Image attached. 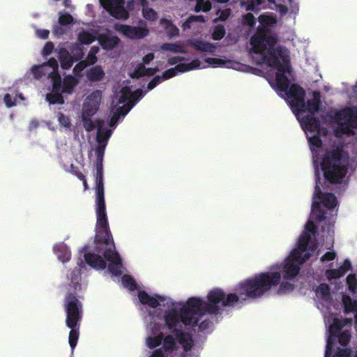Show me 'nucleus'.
Segmentation results:
<instances>
[{"label":"nucleus","mask_w":357,"mask_h":357,"mask_svg":"<svg viewBox=\"0 0 357 357\" xmlns=\"http://www.w3.org/2000/svg\"><path fill=\"white\" fill-rule=\"evenodd\" d=\"M291 107L294 113L305 132L313 155L315 174V190L312 199L310 218L305 225V229H316L314 221L325 219L326 212L323 207L333 209L337 206V199L331 193L323 192L324 189L321 180L331 183H340L347 173L348 159L340 149L331 151L322 146L321 137L328 132L314 118V113L319 109L320 102L319 92H314L312 98L305 102V91L301 86L291 84Z\"/></svg>","instance_id":"nucleus-1"},{"label":"nucleus","mask_w":357,"mask_h":357,"mask_svg":"<svg viewBox=\"0 0 357 357\" xmlns=\"http://www.w3.org/2000/svg\"><path fill=\"white\" fill-rule=\"evenodd\" d=\"M260 26L250 38L252 51L259 54L261 63L277 70L275 85L278 93L290 107V80L286 74L290 75V60L288 50L278 46L275 48L278 38L271 34L269 26L276 22L271 16L261 15L259 17Z\"/></svg>","instance_id":"nucleus-2"},{"label":"nucleus","mask_w":357,"mask_h":357,"mask_svg":"<svg viewBox=\"0 0 357 357\" xmlns=\"http://www.w3.org/2000/svg\"><path fill=\"white\" fill-rule=\"evenodd\" d=\"M316 296L321 300V311L324 318V322L328 331L327 344L325 357H351L354 353H351L347 349H335L337 338L340 344H347L351 338V333L348 330L340 331L344 326H351V319L340 320L338 318V307H336L330 292L329 286L327 284H321L316 289Z\"/></svg>","instance_id":"nucleus-3"},{"label":"nucleus","mask_w":357,"mask_h":357,"mask_svg":"<svg viewBox=\"0 0 357 357\" xmlns=\"http://www.w3.org/2000/svg\"><path fill=\"white\" fill-rule=\"evenodd\" d=\"M283 277L287 281L280 284L278 293H284L290 289V254L284 263L276 266L275 271L257 273L238 283L235 291L240 295L242 301L256 300L261 298L273 287L278 285Z\"/></svg>","instance_id":"nucleus-4"},{"label":"nucleus","mask_w":357,"mask_h":357,"mask_svg":"<svg viewBox=\"0 0 357 357\" xmlns=\"http://www.w3.org/2000/svg\"><path fill=\"white\" fill-rule=\"evenodd\" d=\"M202 299L198 297L188 298L181 308L180 313L175 308L167 310L165 314V321L172 333L182 329L181 323L192 327L198 325L199 319L197 315H204L202 310Z\"/></svg>","instance_id":"nucleus-5"},{"label":"nucleus","mask_w":357,"mask_h":357,"mask_svg":"<svg viewBox=\"0 0 357 357\" xmlns=\"http://www.w3.org/2000/svg\"><path fill=\"white\" fill-rule=\"evenodd\" d=\"M70 282L67 286L63 307L66 314V324L80 323L82 318L83 305L77 292L81 289V272L75 268L70 275Z\"/></svg>","instance_id":"nucleus-6"},{"label":"nucleus","mask_w":357,"mask_h":357,"mask_svg":"<svg viewBox=\"0 0 357 357\" xmlns=\"http://www.w3.org/2000/svg\"><path fill=\"white\" fill-rule=\"evenodd\" d=\"M98 254L88 252L84 254L86 262L92 268L103 270L106 267V261H109L108 270L114 276L122 274V261L119 253L116 251L114 243L103 247L101 251L95 250Z\"/></svg>","instance_id":"nucleus-7"},{"label":"nucleus","mask_w":357,"mask_h":357,"mask_svg":"<svg viewBox=\"0 0 357 357\" xmlns=\"http://www.w3.org/2000/svg\"><path fill=\"white\" fill-rule=\"evenodd\" d=\"M96 213L97 222L94 250L101 251L103 247H107L114 243L107 220L105 197L96 198Z\"/></svg>","instance_id":"nucleus-8"},{"label":"nucleus","mask_w":357,"mask_h":357,"mask_svg":"<svg viewBox=\"0 0 357 357\" xmlns=\"http://www.w3.org/2000/svg\"><path fill=\"white\" fill-rule=\"evenodd\" d=\"M241 298L237 292L226 295L223 290L213 289L208 292L207 301L202 300V313L216 315L220 312L221 307H233L236 303H241L243 301H240Z\"/></svg>","instance_id":"nucleus-9"},{"label":"nucleus","mask_w":357,"mask_h":357,"mask_svg":"<svg viewBox=\"0 0 357 357\" xmlns=\"http://www.w3.org/2000/svg\"><path fill=\"white\" fill-rule=\"evenodd\" d=\"M335 123L334 132L336 137L354 135L357 128V109L346 107L340 109L331 116Z\"/></svg>","instance_id":"nucleus-10"},{"label":"nucleus","mask_w":357,"mask_h":357,"mask_svg":"<svg viewBox=\"0 0 357 357\" xmlns=\"http://www.w3.org/2000/svg\"><path fill=\"white\" fill-rule=\"evenodd\" d=\"M351 267V261L345 259L343 263L337 268H333L332 264L325 271L324 275L331 284H335L337 280L343 277Z\"/></svg>","instance_id":"nucleus-11"},{"label":"nucleus","mask_w":357,"mask_h":357,"mask_svg":"<svg viewBox=\"0 0 357 357\" xmlns=\"http://www.w3.org/2000/svg\"><path fill=\"white\" fill-rule=\"evenodd\" d=\"M102 100V92L100 90H96L89 94L84 103L83 112H85L86 116H93L99 109Z\"/></svg>","instance_id":"nucleus-12"},{"label":"nucleus","mask_w":357,"mask_h":357,"mask_svg":"<svg viewBox=\"0 0 357 357\" xmlns=\"http://www.w3.org/2000/svg\"><path fill=\"white\" fill-rule=\"evenodd\" d=\"M120 31L127 37L131 39H141L146 36L149 31L146 28L139 26H131L121 25Z\"/></svg>","instance_id":"nucleus-13"},{"label":"nucleus","mask_w":357,"mask_h":357,"mask_svg":"<svg viewBox=\"0 0 357 357\" xmlns=\"http://www.w3.org/2000/svg\"><path fill=\"white\" fill-rule=\"evenodd\" d=\"M96 198L105 197L103 164H96Z\"/></svg>","instance_id":"nucleus-14"},{"label":"nucleus","mask_w":357,"mask_h":357,"mask_svg":"<svg viewBox=\"0 0 357 357\" xmlns=\"http://www.w3.org/2000/svg\"><path fill=\"white\" fill-rule=\"evenodd\" d=\"M98 41L102 49L111 50L118 45L120 42V39L116 36L102 33L99 35Z\"/></svg>","instance_id":"nucleus-15"},{"label":"nucleus","mask_w":357,"mask_h":357,"mask_svg":"<svg viewBox=\"0 0 357 357\" xmlns=\"http://www.w3.org/2000/svg\"><path fill=\"white\" fill-rule=\"evenodd\" d=\"M175 337L178 342L183 346L185 351H189L192 349L194 345V340L191 335L186 332H183L182 329L174 333Z\"/></svg>","instance_id":"nucleus-16"},{"label":"nucleus","mask_w":357,"mask_h":357,"mask_svg":"<svg viewBox=\"0 0 357 357\" xmlns=\"http://www.w3.org/2000/svg\"><path fill=\"white\" fill-rule=\"evenodd\" d=\"M58 58L60 61L61 68L64 70L71 68L75 61L70 52L63 47L59 50Z\"/></svg>","instance_id":"nucleus-17"},{"label":"nucleus","mask_w":357,"mask_h":357,"mask_svg":"<svg viewBox=\"0 0 357 357\" xmlns=\"http://www.w3.org/2000/svg\"><path fill=\"white\" fill-rule=\"evenodd\" d=\"M66 326L70 328L68 336V342L72 350H73L78 341L79 335L80 323L66 324Z\"/></svg>","instance_id":"nucleus-18"},{"label":"nucleus","mask_w":357,"mask_h":357,"mask_svg":"<svg viewBox=\"0 0 357 357\" xmlns=\"http://www.w3.org/2000/svg\"><path fill=\"white\" fill-rule=\"evenodd\" d=\"M189 44L196 50L203 52L213 53L216 49L213 43L202 40H190Z\"/></svg>","instance_id":"nucleus-19"},{"label":"nucleus","mask_w":357,"mask_h":357,"mask_svg":"<svg viewBox=\"0 0 357 357\" xmlns=\"http://www.w3.org/2000/svg\"><path fill=\"white\" fill-rule=\"evenodd\" d=\"M101 6L112 15L116 17L118 8L124 3L123 0H99Z\"/></svg>","instance_id":"nucleus-20"},{"label":"nucleus","mask_w":357,"mask_h":357,"mask_svg":"<svg viewBox=\"0 0 357 357\" xmlns=\"http://www.w3.org/2000/svg\"><path fill=\"white\" fill-rule=\"evenodd\" d=\"M105 72L100 66L91 67L86 73V77L91 82L101 81L105 77Z\"/></svg>","instance_id":"nucleus-21"},{"label":"nucleus","mask_w":357,"mask_h":357,"mask_svg":"<svg viewBox=\"0 0 357 357\" xmlns=\"http://www.w3.org/2000/svg\"><path fill=\"white\" fill-rule=\"evenodd\" d=\"M120 104H125L128 106L129 104H132L133 106L135 105V101L132 100V91L129 87H123L121 90V96L119 100Z\"/></svg>","instance_id":"nucleus-22"},{"label":"nucleus","mask_w":357,"mask_h":357,"mask_svg":"<svg viewBox=\"0 0 357 357\" xmlns=\"http://www.w3.org/2000/svg\"><path fill=\"white\" fill-rule=\"evenodd\" d=\"M98 132H97V140L98 142H106L112 135V130L109 129H103V121L98 120Z\"/></svg>","instance_id":"nucleus-23"},{"label":"nucleus","mask_w":357,"mask_h":357,"mask_svg":"<svg viewBox=\"0 0 357 357\" xmlns=\"http://www.w3.org/2000/svg\"><path fill=\"white\" fill-rule=\"evenodd\" d=\"M70 54L75 61H80L84 56V50L79 43H72L70 46Z\"/></svg>","instance_id":"nucleus-24"},{"label":"nucleus","mask_w":357,"mask_h":357,"mask_svg":"<svg viewBox=\"0 0 357 357\" xmlns=\"http://www.w3.org/2000/svg\"><path fill=\"white\" fill-rule=\"evenodd\" d=\"M344 89H343L346 96L349 99L350 102L357 101V82L354 85H348L343 84Z\"/></svg>","instance_id":"nucleus-25"},{"label":"nucleus","mask_w":357,"mask_h":357,"mask_svg":"<svg viewBox=\"0 0 357 357\" xmlns=\"http://www.w3.org/2000/svg\"><path fill=\"white\" fill-rule=\"evenodd\" d=\"M46 100L50 104H59L63 105L64 103V99L60 91H53L52 93H48L46 95Z\"/></svg>","instance_id":"nucleus-26"},{"label":"nucleus","mask_w":357,"mask_h":357,"mask_svg":"<svg viewBox=\"0 0 357 357\" xmlns=\"http://www.w3.org/2000/svg\"><path fill=\"white\" fill-rule=\"evenodd\" d=\"M161 49L162 50L169 51L173 53H182V54L186 53V50L185 49V47L181 45H178L176 43H163L161 46Z\"/></svg>","instance_id":"nucleus-27"},{"label":"nucleus","mask_w":357,"mask_h":357,"mask_svg":"<svg viewBox=\"0 0 357 357\" xmlns=\"http://www.w3.org/2000/svg\"><path fill=\"white\" fill-rule=\"evenodd\" d=\"M96 40V36L89 32V31H82L79 33L78 35V40L80 43V45H89L94 42Z\"/></svg>","instance_id":"nucleus-28"},{"label":"nucleus","mask_w":357,"mask_h":357,"mask_svg":"<svg viewBox=\"0 0 357 357\" xmlns=\"http://www.w3.org/2000/svg\"><path fill=\"white\" fill-rule=\"evenodd\" d=\"M318 255H321L320 262L322 263L323 264H327L328 263H330L331 261L335 260L337 257L336 252L333 250H328L323 254H321V250H319Z\"/></svg>","instance_id":"nucleus-29"},{"label":"nucleus","mask_w":357,"mask_h":357,"mask_svg":"<svg viewBox=\"0 0 357 357\" xmlns=\"http://www.w3.org/2000/svg\"><path fill=\"white\" fill-rule=\"evenodd\" d=\"M162 341V348L165 351H173L176 349L175 339L172 335H167L163 337Z\"/></svg>","instance_id":"nucleus-30"},{"label":"nucleus","mask_w":357,"mask_h":357,"mask_svg":"<svg viewBox=\"0 0 357 357\" xmlns=\"http://www.w3.org/2000/svg\"><path fill=\"white\" fill-rule=\"evenodd\" d=\"M181 67H182V66H180V63H179V64H177L174 68H169V69L165 70L162 73V75H160L162 80H167L168 79H170V78L176 76L178 73H182Z\"/></svg>","instance_id":"nucleus-31"},{"label":"nucleus","mask_w":357,"mask_h":357,"mask_svg":"<svg viewBox=\"0 0 357 357\" xmlns=\"http://www.w3.org/2000/svg\"><path fill=\"white\" fill-rule=\"evenodd\" d=\"M121 280L123 286L129 289L130 291H134L137 288L136 281L129 275H124L122 277Z\"/></svg>","instance_id":"nucleus-32"},{"label":"nucleus","mask_w":357,"mask_h":357,"mask_svg":"<svg viewBox=\"0 0 357 357\" xmlns=\"http://www.w3.org/2000/svg\"><path fill=\"white\" fill-rule=\"evenodd\" d=\"M91 116H86L85 112H82V121L83 127L87 132H91L95 128V123L91 119Z\"/></svg>","instance_id":"nucleus-33"},{"label":"nucleus","mask_w":357,"mask_h":357,"mask_svg":"<svg viewBox=\"0 0 357 357\" xmlns=\"http://www.w3.org/2000/svg\"><path fill=\"white\" fill-rule=\"evenodd\" d=\"M163 334L160 333L158 335L155 337H149L146 339V343L150 349H154L160 345L162 342Z\"/></svg>","instance_id":"nucleus-34"},{"label":"nucleus","mask_w":357,"mask_h":357,"mask_svg":"<svg viewBox=\"0 0 357 357\" xmlns=\"http://www.w3.org/2000/svg\"><path fill=\"white\" fill-rule=\"evenodd\" d=\"M77 81L73 77H70L63 81L62 92L70 93L73 88L76 86Z\"/></svg>","instance_id":"nucleus-35"},{"label":"nucleus","mask_w":357,"mask_h":357,"mask_svg":"<svg viewBox=\"0 0 357 357\" xmlns=\"http://www.w3.org/2000/svg\"><path fill=\"white\" fill-rule=\"evenodd\" d=\"M48 77H51L52 79V91H60L62 92V82L61 78L58 73L48 75Z\"/></svg>","instance_id":"nucleus-36"},{"label":"nucleus","mask_w":357,"mask_h":357,"mask_svg":"<svg viewBox=\"0 0 357 357\" xmlns=\"http://www.w3.org/2000/svg\"><path fill=\"white\" fill-rule=\"evenodd\" d=\"M43 65L45 66L46 70L48 68H50V70L48 71V75L58 73L59 63L56 59L51 58L47 62L43 63Z\"/></svg>","instance_id":"nucleus-37"},{"label":"nucleus","mask_w":357,"mask_h":357,"mask_svg":"<svg viewBox=\"0 0 357 357\" xmlns=\"http://www.w3.org/2000/svg\"><path fill=\"white\" fill-rule=\"evenodd\" d=\"M142 15L146 20L149 21H155L158 18L157 13L147 6L142 8Z\"/></svg>","instance_id":"nucleus-38"},{"label":"nucleus","mask_w":357,"mask_h":357,"mask_svg":"<svg viewBox=\"0 0 357 357\" xmlns=\"http://www.w3.org/2000/svg\"><path fill=\"white\" fill-rule=\"evenodd\" d=\"M31 72L36 78H41L43 76L48 75V71L45 70V65L33 66Z\"/></svg>","instance_id":"nucleus-39"},{"label":"nucleus","mask_w":357,"mask_h":357,"mask_svg":"<svg viewBox=\"0 0 357 357\" xmlns=\"http://www.w3.org/2000/svg\"><path fill=\"white\" fill-rule=\"evenodd\" d=\"M182 66L181 72L185 73L191 70L199 68L201 66V62L199 59H194L188 63H180Z\"/></svg>","instance_id":"nucleus-40"},{"label":"nucleus","mask_w":357,"mask_h":357,"mask_svg":"<svg viewBox=\"0 0 357 357\" xmlns=\"http://www.w3.org/2000/svg\"><path fill=\"white\" fill-rule=\"evenodd\" d=\"M226 31L224 26L218 25L215 27L212 33V38L215 40H220L225 36Z\"/></svg>","instance_id":"nucleus-41"},{"label":"nucleus","mask_w":357,"mask_h":357,"mask_svg":"<svg viewBox=\"0 0 357 357\" xmlns=\"http://www.w3.org/2000/svg\"><path fill=\"white\" fill-rule=\"evenodd\" d=\"M347 284L350 291L355 293L357 288V278L355 274H349L346 278Z\"/></svg>","instance_id":"nucleus-42"},{"label":"nucleus","mask_w":357,"mask_h":357,"mask_svg":"<svg viewBox=\"0 0 357 357\" xmlns=\"http://www.w3.org/2000/svg\"><path fill=\"white\" fill-rule=\"evenodd\" d=\"M211 8V3L204 0H197V3L195 7V11L199 13L200 11L208 12Z\"/></svg>","instance_id":"nucleus-43"},{"label":"nucleus","mask_w":357,"mask_h":357,"mask_svg":"<svg viewBox=\"0 0 357 357\" xmlns=\"http://www.w3.org/2000/svg\"><path fill=\"white\" fill-rule=\"evenodd\" d=\"M132 107H133V103L129 104L128 106H127L126 105L120 106L116 108V109L115 110L114 114H118V117H119V118L121 116L123 117L130 112V110L132 108Z\"/></svg>","instance_id":"nucleus-44"},{"label":"nucleus","mask_w":357,"mask_h":357,"mask_svg":"<svg viewBox=\"0 0 357 357\" xmlns=\"http://www.w3.org/2000/svg\"><path fill=\"white\" fill-rule=\"evenodd\" d=\"M193 22H204L205 18L202 15H191L186 20V21L183 24L184 29L190 28V24Z\"/></svg>","instance_id":"nucleus-45"},{"label":"nucleus","mask_w":357,"mask_h":357,"mask_svg":"<svg viewBox=\"0 0 357 357\" xmlns=\"http://www.w3.org/2000/svg\"><path fill=\"white\" fill-rule=\"evenodd\" d=\"M105 145H98L96 148V164H103V157L105 153Z\"/></svg>","instance_id":"nucleus-46"},{"label":"nucleus","mask_w":357,"mask_h":357,"mask_svg":"<svg viewBox=\"0 0 357 357\" xmlns=\"http://www.w3.org/2000/svg\"><path fill=\"white\" fill-rule=\"evenodd\" d=\"M165 301V298L162 296L156 295V297L150 296L148 303L146 305H148L151 307L155 308L159 306L160 302Z\"/></svg>","instance_id":"nucleus-47"},{"label":"nucleus","mask_w":357,"mask_h":357,"mask_svg":"<svg viewBox=\"0 0 357 357\" xmlns=\"http://www.w3.org/2000/svg\"><path fill=\"white\" fill-rule=\"evenodd\" d=\"M57 116L60 125L67 128L70 127V119L68 116H66L61 112H59Z\"/></svg>","instance_id":"nucleus-48"},{"label":"nucleus","mask_w":357,"mask_h":357,"mask_svg":"<svg viewBox=\"0 0 357 357\" xmlns=\"http://www.w3.org/2000/svg\"><path fill=\"white\" fill-rule=\"evenodd\" d=\"M73 17L69 13L61 14L59 17V22L61 25H68L73 23Z\"/></svg>","instance_id":"nucleus-49"},{"label":"nucleus","mask_w":357,"mask_h":357,"mask_svg":"<svg viewBox=\"0 0 357 357\" xmlns=\"http://www.w3.org/2000/svg\"><path fill=\"white\" fill-rule=\"evenodd\" d=\"M162 80L160 75L154 77L148 84L147 90L151 91L157 86Z\"/></svg>","instance_id":"nucleus-50"},{"label":"nucleus","mask_w":357,"mask_h":357,"mask_svg":"<svg viewBox=\"0 0 357 357\" xmlns=\"http://www.w3.org/2000/svg\"><path fill=\"white\" fill-rule=\"evenodd\" d=\"M54 50V45L52 42H47L43 49V54L46 56L51 54Z\"/></svg>","instance_id":"nucleus-51"},{"label":"nucleus","mask_w":357,"mask_h":357,"mask_svg":"<svg viewBox=\"0 0 357 357\" xmlns=\"http://www.w3.org/2000/svg\"><path fill=\"white\" fill-rule=\"evenodd\" d=\"M145 66L143 64H139L135 70V72L130 75L132 78H138L144 76Z\"/></svg>","instance_id":"nucleus-52"},{"label":"nucleus","mask_w":357,"mask_h":357,"mask_svg":"<svg viewBox=\"0 0 357 357\" xmlns=\"http://www.w3.org/2000/svg\"><path fill=\"white\" fill-rule=\"evenodd\" d=\"M205 61L214 67L225 64V61L219 58L208 57L207 59H205Z\"/></svg>","instance_id":"nucleus-53"},{"label":"nucleus","mask_w":357,"mask_h":357,"mask_svg":"<svg viewBox=\"0 0 357 357\" xmlns=\"http://www.w3.org/2000/svg\"><path fill=\"white\" fill-rule=\"evenodd\" d=\"M243 22L245 24H248L250 26H255L256 23L255 18L252 13H247L243 16Z\"/></svg>","instance_id":"nucleus-54"},{"label":"nucleus","mask_w":357,"mask_h":357,"mask_svg":"<svg viewBox=\"0 0 357 357\" xmlns=\"http://www.w3.org/2000/svg\"><path fill=\"white\" fill-rule=\"evenodd\" d=\"M69 172L76 176L79 179H83L84 178V175L79 171V168L73 164L70 165Z\"/></svg>","instance_id":"nucleus-55"},{"label":"nucleus","mask_w":357,"mask_h":357,"mask_svg":"<svg viewBox=\"0 0 357 357\" xmlns=\"http://www.w3.org/2000/svg\"><path fill=\"white\" fill-rule=\"evenodd\" d=\"M150 295L145 291H139L138 292V298L141 303L146 305L150 298Z\"/></svg>","instance_id":"nucleus-56"},{"label":"nucleus","mask_w":357,"mask_h":357,"mask_svg":"<svg viewBox=\"0 0 357 357\" xmlns=\"http://www.w3.org/2000/svg\"><path fill=\"white\" fill-rule=\"evenodd\" d=\"M263 0H249L247 1V10H254L257 6H260Z\"/></svg>","instance_id":"nucleus-57"},{"label":"nucleus","mask_w":357,"mask_h":357,"mask_svg":"<svg viewBox=\"0 0 357 357\" xmlns=\"http://www.w3.org/2000/svg\"><path fill=\"white\" fill-rule=\"evenodd\" d=\"M87 63L86 61L80 60L78 63L75 65V66L73 68V72L75 74H77L80 72H82L86 66Z\"/></svg>","instance_id":"nucleus-58"},{"label":"nucleus","mask_w":357,"mask_h":357,"mask_svg":"<svg viewBox=\"0 0 357 357\" xmlns=\"http://www.w3.org/2000/svg\"><path fill=\"white\" fill-rule=\"evenodd\" d=\"M185 60H186V59L185 57L181 56H173V57L169 58L167 60V63L169 65H175V64H176L179 62L183 61Z\"/></svg>","instance_id":"nucleus-59"},{"label":"nucleus","mask_w":357,"mask_h":357,"mask_svg":"<svg viewBox=\"0 0 357 357\" xmlns=\"http://www.w3.org/2000/svg\"><path fill=\"white\" fill-rule=\"evenodd\" d=\"M3 101L8 107H12L15 105V101L13 100L9 93H6L3 97Z\"/></svg>","instance_id":"nucleus-60"},{"label":"nucleus","mask_w":357,"mask_h":357,"mask_svg":"<svg viewBox=\"0 0 357 357\" xmlns=\"http://www.w3.org/2000/svg\"><path fill=\"white\" fill-rule=\"evenodd\" d=\"M144 96L143 91L141 89H138L132 92V100L135 101V103Z\"/></svg>","instance_id":"nucleus-61"},{"label":"nucleus","mask_w":357,"mask_h":357,"mask_svg":"<svg viewBox=\"0 0 357 357\" xmlns=\"http://www.w3.org/2000/svg\"><path fill=\"white\" fill-rule=\"evenodd\" d=\"M85 61H86L87 65H93L97 62L98 59L96 55L88 53L86 60Z\"/></svg>","instance_id":"nucleus-62"},{"label":"nucleus","mask_w":357,"mask_h":357,"mask_svg":"<svg viewBox=\"0 0 357 357\" xmlns=\"http://www.w3.org/2000/svg\"><path fill=\"white\" fill-rule=\"evenodd\" d=\"M49 35L50 31L47 29H39L37 31V36L41 39H47Z\"/></svg>","instance_id":"nucleus-63"},{"label":"nucleus","mask_w":357,"mask_h":357,"mask_svg":"<svg viewBox=\"0 0 357 357\" xmlns=\"http://www.w3.org/2000/svg\"><path fill=\"white\" fill-rule=\"evenodd\" d=\"M150 357H165L162 348L155 349Z\"/></svg>","instance_id":"nucleus-64"}]
</instances>
